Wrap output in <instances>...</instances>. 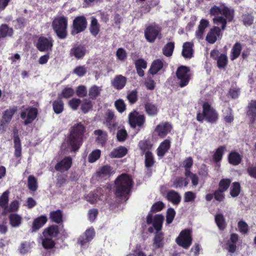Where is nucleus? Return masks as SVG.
I'll use <instances>...</instances> for the list:
<instances>
[{
    "mask_svg": "<svg viewBox=\"0 0 256 256\" xmlns=\"http://www.w3.org/2000/svg\"><path fill=\"white\" fill-rule=\"evenodd\" d=\"M211 16H214L212 22L216 25L208 32L206 40L210 44H214L221 36V30L226 28L228 22H231L234 17L233 9L225 4L214 6L210 10Z\"/></svg>",
    "mask_w": 256,
    "mask_h": 256,
    "instance_id": "1",
    "label": "nucleus"
},
{
    "mask_svg": "<svg viewBox=\"0 0 256 256\" xmlns=\"http://www.w3.org/2000/svg\"><path fill=\"white\" fill-rule=\"evenodd\" d=\"M84 130V126L80 123L74 124L72 128L68 143L72 150H77L81 146Z\"/></svg>",
    "mask_w": 256,
    "mask_h": 256,
    "instance_id": "2",
    "label": "nucleus"
},
{
    "mask_svg": "<svg viewBox=\"0 0 256 256\" xmlns=\"http://www.w3.org/2000/svg\"><path fill=\"white\" fill-rule=\"evenodd\" d=\"M132 179L126 174H122L116 180V194L118 196L127 195L130 190L132 184Z\"/></svg>",
    "mask_w": 256,
    "mask_h": 256,
    "instance_id": "3",
    "label": "nucleus"
},
{
    "mask_svg": "<svg viewBox=\"0 0 256 256\" xmlns=\"http://www.w3.org/2000/svg\"><path fill=\"white\" fill-rule=\"evenodd\" d=\"M203 114H198L196 118L198 121L201 122L204 118L210 122H214L218 119V114L211 106L208 102L204 104L202 106Z\"/></svg>",
    "mask_w": 256,
    "mask_h": 256,
    "instance_id": "4",
    "label": "nucleus"
},
{
    "mask_svg": "<svg viewBox=\"0 0 256 256\" xmlns=\"http://www.w3.org/2000/svg\"><path fill=\"white\" fill-rule=\"evenodd\" d=\"M67 19L64 16L58 17L54 20L52 26L59 38H66L67 34Z\"/></svg>",
    "mask_w": 256,
    "mask_h": 256,
    "instance_id": "5",
    "label": "nucleus"
},
{
    "mask_svg": "<svg viewBox=\"0 0 256 256\" xmlns=\"http://www.w3.org/2000/svg\"><path fill=\"white\" fill-rule=\"evenodd\" d=\"M191 232L189 230H184L180 232L176 239V242L180 246L188 249L192 244Z\"/></svg>",
    "mask_w": 256,
    "mask_h": 256,
    "instance_id": "6",
    "label": "nucleus"
},
{
    "mask_svg": "<svg viewBox=\"0 0 256 256\" xmlns=\"http://www.w3.org/2000/svg\"><path fill=\"white\" fill-rule=\"evenodd\" d=\"M176 76L179 80V84L180 87L186 86L190 80V69L185 66L179 67L176 70Z\"/></svg>",
    "mask_w": 256,
    "mask_h": 256,
    "instance_id": "7",
    "label": "nucleus"
},
{
    "mask_svg": "<svg viewBox=\"0 0 256 256\" xmlns=\"http://www.w3.org/2000/svg\"><path fill=\"white\" fill-rule=\"evenodd\" d=\"M128 121L131 126H142L145 122V118L143 114H138L136 111L130 112L128 116Z\"/></svg>",
    "mask_w": 256,
    "mask_h": 256,
    "instance_id": "8",
    "label": "nucleus"
},
{
    "mask_svg": "<svg viewBox=\"0 0 256 256\" xmlns=\"http://www.w3.org/2000/svg\"><path fill=\"white\" fill-rule=\"evenodd\" d=\"M53 40L51 38L40 37L36 44L37 48L40 52H48L52 50Z\"/></svg>",
    "mask_w": 256,
    "mask_h": 256,
    "instance_id": "9",
    "label": "nucleus"
},
{
    "mask_svg": "<svg viewBox=\"0 0 256 256\" xmlns=\"http://www.w3.org/2000/svg\"><path fill=\"white\" fill-rule=\"evenodd\" d=\"M38 114L36 108H28L25 109L21 114V118L24 120L26 124L32 122L36 117Z\"/></svg>",
    "mask_w": 256,
    "mask_h": 256,
    "instance_id": "10",
    "label": "nucleus"
},
{
    "mask_svg": "<svg viewBox=\"0 0 256 256\" xmlns=\"http://www.w3.org/2000/svg\"><path fill=\"white\" fill-rule=\"evenodd\" d=\"M86 26V21L84 16H78L73 22L74 29L72 31L73 34H77L84 30Z\"/></svg>",
    "mask_w": 256,
    "mask_h": 256,
    "instance_id": "11",
    "label": "nucleus"
},
{
    "mask_svg": "<svg viewBox=\"0 0 256 256\" xmlns=\"http://www.w3.org/2000/svg\"><path fill=\"white\" fill-rule=\"evenodd\" d=\"M86 52V50L84 46H74L70 50L69 55L70 58L82 60L85 56Z\"/></svg>",
    "mask_w": 256,
    "mask_h": 256,
    "instance_id": "12",
    "label": "nucleus"
},
{
    "mask_svg": "<svg viewBox=\"0 0 256 256\" xmlns=\"http://www.w3.org/2000/svg\"><path fill=\"white\" fill-rule=\"evenodd\" d=\"M148 224H153V226L158 232L161 230L164 221V216L161 214L156 215L154 218L151 214H148L146 218Z\"/></svg>",
    "mask_w": 256,
    "mask_h": 256,
    "instance_id": "13",
    "label": "nucleus"
},
{
    "mask_svg": "<svg viewBox=\"0 0 256 256\" xmlns=\"http://www.w3.org/2000/svg\"><path fill=\"white\" fill-rule=\"evenodd\" d=\"M160 31V29L158 26H149L145 30V37L149 42H153L158 36Z\"/></svg>",
    "mask_w": 256,
    "mask_h": 256,
    "instance_id": "14",
    "label": "nucleus"
},
{
    "mask_svg": "<svg viewBox=\"0 0 256 256\" xmlns=\"http://www.w3.org/2000/svg\"><path fill=\"white\" fill-rule=\"evenodd\" d=\"M94 229L92 228H89L79 238L78 242L81 246H84L88 243L94 238Z\"/></svg>",
    "mask_w": 256,
    "mask_h": 256,
    "instance_id": "15",
    "label": "nucleus"
},
{
    "mask_svg": "<svg viewBox=\"0 0 256 256\" xmlns=\"http://www.w3.org/2000/svg\"><path fill=\"white\" fill-rule=\"evenodd\" d=\"M172 128V126L169 123H162L156 126L155 132L158 136L163 138L170 132Z\"/></svg>",
    "mask_w": 256,
    "mask_h": 256,
    "instance_id": "16",
    "label": "nucleus"
},
{
    "mask_svg": "<svg viewBox=\"0 0 256 256\" xmlns=\"http://www.w3.org/2000/svg\"><path fill=\"white\" fill-rule=\"evenodd\" d=\"M72 160L70 157H66L55 166L56 170L60 172L68 170L71 166Z\"/></svg>",
    "mask_w": 256,
    "mask_h": 256,
    "instance_id": "17",
    "label": "nucleus"
},
{
    "mask_svg": "<svg viewBox=\"0 0 256 256\" xmlns=\"http://www.w3.org/2000/svg\"><path fill=\"white\" fill-rule=\"evenodd\" d=\"M17 111V108L14 106L7 109L3 114L2 120H0L1 125L2 126L10 122L12 116Z\"/></svg>",
    "mask_w": 256,
    "mask_h": 256,
    "instance_id": "18",
    "label": "nucleus"
},
{
    "mask_svg": "<svg viewBox=\"0 0 256 256\" xmlns=\"http://www.w3.org/2000/svg\"><path fill=\"white\" fill-rule=\"evenodd\" d=\"M238 240V235L235 234H232L230 240L224 246V248L230 252H234L236 250V243Z\"/></svg>",
    "mask_w": 256,
    "mask_h": 256,
    "instance_id": "19",
    "label": "nucleus"
},
{
    "mask_svg": "<svg viewBox=\"0 0 256 256\" xmlns=\"http://www.w3.org/2000/svg\"><path fill=\"white\" fill-rule=\"evenodd\" d=\"M209 24V22L206 19H202L200 22L198 26V30L196 32V36L198 40H202L203 38L204 34L206 28Z\"/></svg>",
    "mask_w": 256,
    "mask_h": 256,
    "instance_id": "20",
    "label": "nucleus"
},
{
    "mask_svg": "<svg viewBox=\"0 0 256 256\" xmlns=\"http://www.w3.org/2000/svg\"><path fill=\"white\" fill-rule=\"evenodd\" d=\"M48 218L47 217L42 215L41 216L36 218H35L32 223V232H36L38 230H39L40 228L43 226L44 224L47 222Z\"/></svg>",
    "mask_w": 256,
    "mask_h": 256,
    "instance_id": "21",
    "label": "nucleus"
},
{
    "mask_svg": "<svg viewBox=\"0 0 256 256\" xmlns=\"http://www.w3.org/2000/svg\"><path fill=\"white\" fill-rule=\"evenodd\" d=\"M164 66V62L163 60L159 59L156 60L152 62L149 72L152 74H156L162 69Z\"/></svg>",
    "mask_w": 256,
    "mask_h": 256,
    "instance_id": "22",
    "label": "nucleus"
},
{
    "mask_svg": "<svg viewBox=\"0 0 256 256\" xmlns=\"http://www.w3.org/2000/svg\"><path fill=\"white\" fill-rule=\"evenodd\" d=\"M126 82V79L124 76L122 75H118L114 79L112 84L116 89L120 90L124 86Z\"/></svg>",
    "mask_w": 256,
    "mask_h": 256,
    "instance_id": "23",
    "label": "nucleus"
},
{
    "mask_svg": "<svg viewBox=\"0 0 256 256\" xmlns=\"http://www.w3.org/2000/svg\"><path fill=\"white\" fill-rule=\"evenodd\" d=\"M128 152V149L124 146H119L114 149L110 154L112 158H120L124 156Z\"/></svg>",
    "mask_w": 256,
    "mask_h": 256,
    "instance_id": "24",
    "label": "nucleus"
},
{
    "mask_svg": "<svg viewBox=\"0 0 256 256\" xmlns=\"http://www.w3.org/2000/svg\"><path fill=\"white\" fill-rule=\"evenodd\" d=\"M166 198L174 204H178L180 202L181 196L176 192L174 190H171L168 192L166 194Z\"/></svg>",
    "mask_w": 256,
    "mask_h": 256,
    "instance_id": "25",
    "label": "nucleus"
},
{
    "mask_svg": "<svg viewBox=\"0 0 256 256\" xmlns=\"http://www.w3.org/2000/svg\"><path fill=\"white\" fill-rule=\"evenodd\" d=\"M192 44L190 42H184L182 46V54L186 58H191L193 54Z\"/></svg>",
    "mask_w": 256,
    "mask_h": 256,
    "instance_id": "26",
    "label": "nucleus"
},
{
    "mask_svg": "<svg viewBox=\"0 0 256 256\" xmlns=\"http://www.w3.org/2000/svg\"><path fill=\"white\" fill-rule=\"evenodd\" d=\"M247 115L250 120L254 122L256 118V101L252 100L248 106Z\"/></svg>",
    "mask_w": 256,
    "mask_h": 256,
    "instance_id": "27",
    "label": "nucleus"
},
{
    "mask_svg": "<svg viewBox=\"0 0 256 256\" xmlns=\"http://www.w3.org/2000/svg\"><path fill=\"white\" fill-rule=\"evenodd\" d=\"M114 171L110 166H104L99 169L97 172L98 176L101 178H106L109 177Z\"/></svg>",
    "mask_w": 256,
    "mask_h": 256,
    "instance_id": "28",
    "label": "nucleus"
},
{
    "mask_svg": "<svg viewBox=\"0 0 256 256\" xmlns=\"http://www.w3.org/2000/svg\"><path fill=\"white\" fill-rule=\"evenodd\" d=\"M228 159L230 164L237 166L241 162L242 156L236 152H232L229 154Z\"/></svg>",
    "mask_w": 256,
    "mask_h": 256,
    "instance_id": "29",
    "label": "nucleus"
},
{
    "mask_svg": "<svg viewBox=\"0 0 256 256\" xmlns=\"http://www.w3.org/2000/svg\"><path fill=\"white\" fill-rule=\"evenodd\" d=\"M170 148V141L168 140L162 142L157 149L158 156L162 157Z\"/></svg>",
    "mask_w": 256,
    "mask_h": 256,
    "instance_id": "30",
    "label": "nucleus"
},
{
    "mask_svg": "<svg viewBox=\"0 0 256 256\" xmlns=\"http://www.w3.org/2000/svg\"><path fill=\"white\" fill-rule=\"evenodd\" d=\"M58 234V226H51L46 228L42 232L44 236H48L51 238L56 237Z\"/></svg>",
    "mask_w": 256,
    "mask_h": 256,
    "instance_id": "31",
    "label": "nucleus"
},
{
    "mask_svg": "<svg viewBox=\"0 0 256 256\" xmlns=\"http://www.w3.org/2000/svg\"><path fill=\"white\" fill-rule=\"evenodd\" d=\"M10 223L12 226L18 228L22 224V218L18 214H12L9 216Z\"/></svg>",
    "mask_w": 256,
    "mask_h": 256,
    "instance_id": "32",
    "label": "nucleus"
},
{
    "mask_svg": "<svg viewBox=\"0 0 256 256\" xmlns=\"http://www.w3.org/2000/svg\"><path fill=\"white\" fill-rule=\"evenodd\" d=\"M145 109L146 113L151 116H155L158 114V108L157 106L150 102H147L145 104Z\"/></svg>",
    "mask_w": 256,
    "mask_h": 256,
    "instance_id": "33",
    "label": "nucleus"
},
{
    "mask_svg": "<svg viewBox=\"0 0 256 256\" xmlns=\"http://www.w3.org/2000/svg\"><path fill=\"white\" fill-rule=\"evenodd\" d=\"M74 90L68 86L64 87L62 90L61 93L58 95V98H68L73 96Z\"/></svg>",
    "mask_w": 256,
    "mask_h": 256,
    "instance_id": "34",
    "label": "nucleus"
},
{
    "mask_svg": "<svg viewBox=\"0 0 256 256\" xmlns=\"http://www.w3.org/2000/svg\"><path fill=\"white\" fill-rule=\"evenodd\" d=\"M164 241V234L162 232H157L156 233L154 240V244L156 248H160L162 247L164 245L163 243Z\"/></svg>",
    "mask_w": 256,
    "mask_h": 256,
    "instance_id": "35",
    "label": "nucleus"
},
{
    "mask_svg": "<svg viewBox=\"0 0 256 256\" xmlns=\"http://www.w3.org/2000/svg\"><path fill=\"white\" fill-rule=\"evenodd\" d=\"M13 30L6 24H2L0 27V38H4L8 36H11L12 34Z\"/></svg>",
    "mask_w": 256,
    "mask_h": 256,
    "instance_id": "36",
    "label": "nucleus"
},
{
    "mask_svg": "<svg viewBox=\"0 0 256 256\" xmlns=\"http://www.w3.org/2000/svg\"><path fill=\"white\" fill-rule=\"evenodd\" d=\"M242 50V46L240 43H236L233 46L231 52V60H234L240 56Z\"/></svg>",
    "mask_w": 256,
    "mask_h": 256,
    "instance_id": "37",
    "label": "nucleus"
},
{
    "mask_svg": "<svg viewBox=\"0 0 256 256\" xmlns=\"http://www.w3.org/2000/svg\"><path fill=\"white\" fill-rule=\"evenodd\" d=\"M94 134L97 136L96 140L100 144H103L107 139V135L105 132L98 130H95Z\"/></svg>",
    "mask_w": 256,
    "mask_h": 256,
    "instance_id": "38",
    "label": "nucleus"
},
{
    "mask_svg": "<svg viewBox=\"0 0 256 256\" xmlns=\"http://www.w3.org/2000/svg\"><path fill=\"white\" fill-rule=\"evenodd\" d=\"M100 26L97 20L92 17V18L90 31L92 34L96 36L99 32Z\"/></svg>",
    "mask_w": 256,
    "mask_h": 256,
    "instance_id": "39",
    "label": "nucleus"
},
{
    "mask_svg": "<svg viewBox=\"0 0 256 256\" xmlns=\"http://www.w3.org/2000/svg\"><path fill=\"white\" fill-rule=\"evenodd\" d=\"M87 72V68L85 66H76L72 70V74L79 77L84 76Z\"/></svg>",
    "mask_w": 256,
    "mask_h": 256,
    "instance_id": "40",
    "label": "nucleus"
},
{
    "mask_svg": "<svg viewBox=\"0 0 256 256\" xmlns=\"http://www.w3.org/2000/svg\"><path fill=\"white\" fill-rule=\"evenodd\" d=\"M188 182L182 178H176L172 181V186L175 188H180L183 186H186Z\"/></svg>",
    "mask_w": 256,
    "mask_h": 256,
    "instance_id": "41",
    "label": "nucleus"
},
{
    "mask_svg": "<svg viewBox=\"0 0 256 256\" xmlns=\"http://www.w3.org/2000/svg\"><path fill=\"white\" fill-rule=\"evenodd\" d=\"M174 44L172 42L168 43L163 48L162 52L164 55L166 56H171L172 54Z\"/></svg>",
    "mask_w": 256,
    "mask_h": 256,
    "instance_id": "42",
    "label": "nucleus"
},
{
    "mask_svg": "<svg viewBox=\"0 0 256 256\" xmlns=\"http://www.w3.org/2000/svg\"><path fill=\"white\" fill-rule=\"evenodd\" d=\"M101 90V87L94 85L89 90V96L92 98H96L100 94Z\"/></svg>",
    "mask_w": 256,
    "mask_h": 256,
    "instance_id": "43",
    "label": "nucleus"
},
{
    "mask_svg": "<svg viewBox=\"0 0 256 256\" xmlns=\"http://www.w3.org/2000/svg\"><path fill=\"white\" fill-rule=\"evenodd\" d=\"M28 185L30 190L36 191L38 188L36 179L32 176H29L28 180Z\"/></svg>",
    "mask_w": 256,
    "mask_h": 256,
    "instance_id": "44",
    "label": "nucleus"
},
{
    "mask_svg": "<svg viewBox=\"0 0 256 256\" xmlns=\"http://www.w3.org/2000/svg\"><path fill=\"white\" fill-rule=\"evenodd\" d=\"M44 237V238L42 240V244L44 248L46 249L52 248L55 245V243L52 240V238L48 236Z\"/></svg>",
    "mask_w": 256,
    "mask_h": 256,
    "instance_id": "45",
    "label": "nucleus"
},
{
    "mask_svg": "<svg viewBox=\"0 0 256 256\" xmlns=\"http://www.w3.org/2000/svg\"><path fill=\"white\" fill-rule=\"evenodd\" d=\"M240 184L238 182L232 183L230 188V194L232 197H236L238 196L240 193Z\"/></svg>",
    "mask_w": 256,
    "mask_h": 256,
    "instance_id": "46",
    "label": "nucleus"
},
{
    "mask_svg": "<svg viewBox=\"0 0 256 256\" xmlns=\"http://www.w3.org/2000/svg\"><path fill=\"white\" fill-rule=\"evenodd\" d=\"M226 150L225 146H220L216 150L214 155V160L215 162H218L222 160Z\"/></svg>",
    "mask_w": 256,
    "mask_h": 256,
    "instance_id": "47",
    "label": "nucleus"
},
{
    "mask_svg": "<svg viewBox=\"0 0 256 256\" xmlns=\"http://www.w3.org/2000/svg\"><path fill=\"white\" fill-rule=\"evenodd\" d=\"M53 109L56 114H60L64 110V103L60 99L54 102Z\"/></svg>",
    "mask_w": 256,
    "mask_h": 256,
    "instance_id": "48",
    "label": "nucleus"
},
{
    "mask_svg": "<svg viewBox=\"0 0 256 256\" xmlns=\"http://www.w3.org/2000/svg\"><path fill=\"white\" fill-rule=\"evenodd\" d=\"M215 220L220 230H224L226 226V222L224 216L222 214H218L215 216Z\"/></svg>",
    "mask_w": 256,
    "mask_h": 256,
    "instance_id": "49",
    "label": "nucleus"
},
{
    "mask_svg": "<svg viewBox=\"0 0 256 256\" xmlns=\"http://www.w3.org/2000/svg\"><path fill=\"white\" fill-rule=\"evenodd\" d=\"M100 154L101 152L99 150H93L88 156V162L91 163L95 162L100 158Z\"/></svg>",
    "mask_w": 256,
    "mask_h": 256,
    "instance_id": "50",
    "label": "nucleus"
},
{
    "mask_svg": "<svg viewBox=\"0 0 256 256\" xmlns=\"http://www.w3.org/2000/svg\"><path fill=\"white\" fill-rule=\"evenodd\" d=\"M185 176L187 178L190 179L193 186H196L198 184V178L196 174L191 172L190 170H187L185 172Z\"/></svg>",
    "mask_w": 256,
    "mask_h": 256,
    "instance_id": "51",
    "label": "nucleus"
},
{
    "mask_svg": "<svg viewBox=\"0 0 256 256\" xmlns=\"http://www.w3.org/2000/svg\"><path fill=\"white\" fill-rule=\"evenodd\" d=\"M51 219L56 223H60L62 220V214L60 210L52 212L50 214Z\"/></svg>",
    "mask_w": 256,
    "mask_h": 256,
    "instance_id": "52",
    "label": "nucleus"
},
{
    "mask_svg": "<svg viewBox=\"0 0 256 256\" xmlns=\"http://www.w3.org/2000/svg\"><path fill=\"white\" fill-rule=\"evenodd\" d=\"M154 163L152 154L150 151L146 152L145 154V164L146 167H151Z\"/></svg>",
    "mask_w": 256,
    "mask_h": 256,
    "instance_id": "53",
    "label": "nucleus"
},
{
    "mask_svg": "<svg viewBox=\"0 0 256 256\" xmlns=\"http://www.w3.org/2000/svg\"><path fill=\"white\" fill-rule=\"evenodd\" d=\"M231 180L228 178L222 179L219 184V190L225 192L228 188Z\"/></svg>",
    "mask_w": 256,
    "mask_h": 256,
    "instance_id": "54",
    "label": "nucleus"
},
{
    "mask_svg": "<svg viewBox=\"0 0 256 256\" xmlns=\"http://www.w3.org/2000/svg\"><path fill=\"white\" fill-rule=\"evenodd\" d=\"M138 146L143 152H146L149 151L152 147V144L148 140H141L139 142Z\"/></svg>",
    "mask_w": 256,
    "mask_h": 256,
    "instance_id": "55",
    "label": "nucleus"
},
{
    "mask_svg": "<svg viewBox=\"0 0 256 256\" xmlns=\"http://www.w3.org/2000/svg\"><path fill=\"white\" fill-rule=\"evenodd\" d=\"M227 62L228 59L226 56L224 54H221L218 58V66L220 68H223L226 66Z\"/></svg>",
    "mask_w": 256,
    "mask_h": 256,
    "instance_id": "56",
    "label": "nucleus"
},
{
    "mask_svg": "<svg viewBox=\"0 0 256 256\" xmlns=\"http://www.w3.org/2000/svg\"><path fill=\"white\" fill-rule=\"evenodd\" d=\"M9 192H4L0 198V206L6 208V205L8 201Z\"/></svg>",
    "mask_w": 256,
    "mask_h": 256,
    "instance_id": "57",
    "label": "nucleus"
},
{
    "mask_svg": "<svg viewBox=\"0 0 256 256\" xmlns=\"http://www.w3.org/2000/svg\"><path fill=\"white\" fill-rule=\"evenodd\" d=\"M114 106L116 110L120 113L124 112L126 110V104L122 100H118L114 102Z\"/></svg>",
    "mask_w": 256,
    "mask_h": 256,
    "instance_id": "58",
    "label": "nucleus"
},
{
    "mask_svg": "<svg viewBox=\"0 0 256 256\" xmlns=\"http://www.w3.org/2000/svg\"><path fill=\"white\" fill-rule=\"evenodd\" d=\"M176 215L175 210L172 208H170L166 212V222L170 224L172 222Z\"/></svg>",
    "mask_w": 256,
    "mask_h": 256,
    "instance_id": "59",
    "label": "nucleus"
},
{
    "mask_svg": "<svg viewBox=\"0 0 256 256\" xmlns=\"http://www.w3.org/2000/svg\"><path fill=\"white\" fill-rule=\"evenodd\" d=\"M196 198V194L194 192L191 191L187 192L184 194V201L186 202H193Z\"/></svg>",
    "mask_w": 256,
    "mask_h": 256,
    "instance_id": "60",
    "label": "nucleus"
},
{
    "mask_svg": "<svg viewBox=\"0 0 256 256\" xmlns=\"http://www.w3.org/2000/svg\"><path fill=\"white\" fill-rule=\"evenodd\" d=\"M80 104V100L78 98H74L70 100L68 102V105L73 110L78 109Z\"/></svg>",
    "mask_w": 256,
    "mask_h": 256,
    "instance_id": "61",
    "label": "nucleus"
},
{
    "mask_svg": "<svg viewBox=\"0 0 256 256\" xmlns=\"http://www.w3.org/2000/svg\"><path fill=\"white\" fill-rule=\"evenodd\" d=\"M76 94L78 96L83 98L87 94L86 87L84 86H80L77 88Z\"/></svg>",
    "mask_w": 256,
    "mask_h": 256,
    "instance_id": "62",
    "label": "nucleus"
},
{
    "mask_svg": "<svg viewBox=\"0 0 256 256\" xmlns=\"http://www.w3.org/2000/svg\"><path fill=\"white\" fill-rule=\"evenodd\" d=\"M116 56L118 60H124L126 58V52L124 49L119 48L116 51Z\"/></svg>",
    "mask_w": 256,
    "mask_h": 256,
    "instance_id": "63",
    "label": "nucleus"
},
{
    "mask_svg": "<svg viewBox=\"0 0 256 256\" xmlns=\"http://www.w3.org/2000/svg\"><path fill=\"white\" fill-rule=\"evenodd\" d=\"M127 136L128 134L126 131L124 129L118 130L116 134L117 138L118 140L120 142L124 141L126 140Z\"/></svg>",
    "mask_w": 256,
    "mask_h": 256,
    "instance_id": "64",
    "label": "nucleus"
}]
</instances>
